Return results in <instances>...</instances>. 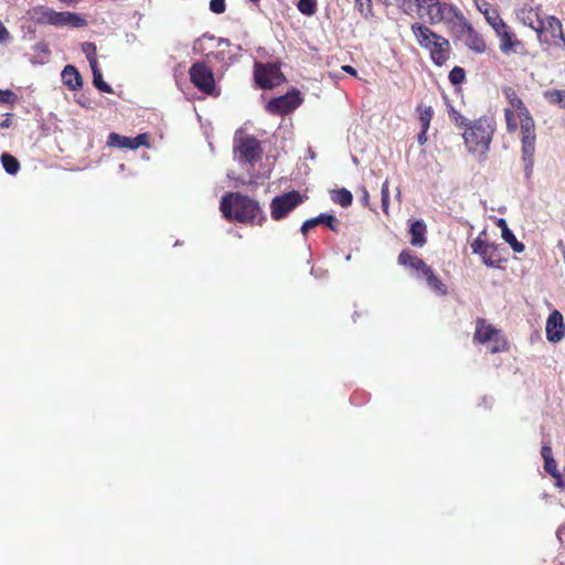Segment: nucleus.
<instances>
[{
  "instance_id": "obj_1",
  "label": "nucleus",
  "mask_w": 565,
  "mask_h": 565,
  "mask_svg": "<svg viewBox=\"0 0 565 565\" xmlns=\"http://www.w3.org/2000/svg\"><path fill=\"white\" fill-rule=\"evenodd\" d=\"M502 93L508 102V107L503 110L507 131L514 134L520 129L524 172L525 177L529 179L531 178L534 167L536 143L535 121L513 87L504 86Z\"/></svg>"
},
{
  "instance_id": "obj_2",
  "label": "nucleus",
  "mask_w": 565,
  "mask_h": 565,
  "mask_svg": "<svg viewBox=\"0 0 565 565\" xmlns=\"http://www.w3.org/2000/svg\"><path fill=\"white\" fill-rule=\"evenodd\" d=\"M220 210L230 222L262 226L267 221L259 202L239 192L226 193L221 200Z\"/></svg>"
},
{
  "instance_id": "obj_3",
  "label": "nucleus",
  "mask_w": 565,
  "mask_h": 565,
  "mask_svg": "<svg viewBox=\"0 0 565 565\" xmlns=\"http://www.w3.org/2000/svg\"><path fill=\"white\" fill-rule=\"evenodd\" d=\"M494 131L495 124L492 118L483 116L469 122L462 132L468 151L484 156L490 149Z\"/></svg>"
},
{
  "instance_id": "obj_4",
  "label": "nucleus",
  "mask_w": 565,
  "mask_h": 565,
  "mask_svg": "<svg viewBox=\"0 0 565 565\" xmlns=\"http://www.w3.org/2000/svg\"><path fill=\"white\" fill-rule=\"evenodd\" d=\"M417 43L429 51L433 63L437 66L444 65L450 57L451 46L449 41L420 23H413L411 26Z\"/></svg>"
},
{
  "instance_id": "obj_5",
  "label": "nucleus",
  "mask_w": 565,
  "mask_h": 565,
  "mask_svg": "<svg viewBox=\"0 0 565 565\" xmlns=\"http://www.w3.org/2000/svg\"><path fill=\"white\" fill-rule=\"evenodd\" d=\"M233 151L235 159L241 163L254 166L263 156L259 140L243 130H237L234 136Z\"/></svg>"
},
{
  "instance_id": "obj_6",
  "label": "nucleus",
  "mask_w": 565,
  "mask_h": 565,
  "mask_svg": "<svg viewBox=\"0 0 565 565\" xmlns=\"http://www.w3.org/2000/svg\"><path fill=\"white\" fill-rule=\"evenodd\" d=\"M430 24L445 23L451 31L465 14L454 4L439 0H426L425 8Z\"/></svg>"
},
{
  "instance_id": "obj_7",
  "label": "nucleus",
  "mask_w": 565,
  "mask_h": 565,
  "mask_svg": "<svg viewBox=\"0 0 565 565\" xmlns=\"http://www.w3.org/2000/svg\"><path fill=\"white\" fill-rule=\"evenodd\" d=\"M451 32L457 40L463 42L472 52L482 54L487 51V43L483 35L473 28L465 15L452 26Z\"/></svg>"
},
{
  "instance_id": "obj_8",
  "label": "nucleus",
  "mask_w": 565,
  "mask_h": 565,
  "mask_svg": "<svg viewBox=\"0 0 565 565\" xmlns=\"http://www.w3.org/2000/svg\"><path fill=\"white\" fill-rule=\"evenodd\" d=\"M493 31L499 40V50L503 55L527 54L525 43L519 39L515 31L505 21L494 28Z\"/></svg>"
},
{
  "instance_id": "obj_9",
  "label": "nucleus",
  "mask_w": 565,
  "mask_h": 565,
  "mask_svg": "<svg viewBox=\"0 0 565 565\" xmlns=\"http://www.w3.org/2000/svg\"><path fill=\"white\" fill-rule=\"evenodd\" d=\"M254 79L257 87L271 89L285 81L278 64L256 62L254 65Z\"/></svg>"
},
{
  "instance_id": "obj_10",
  "label": "nucleus",
  "mask_w": 565,
  "mask_h": 565,
  "mask_svg": "<svg viewBox=\"0 0 565 565\" xmlns=\"http://www.w3.org/2000/svg\"><path fill=\"white\" fill-rule=\"evenodd\" d=\"M191 83L202 93H215V79L212 68L205 62H195L189 70Z\"/></svg>"
},
{
  "instance_id": "obj_11",
  "label": "nucleus",
  "mask_w": 565,
  "mask_h": 565,
  "mask_svg": "<svg viewBox=\"0 0 565 565\" xmlns=\"http://www.w3.org/2000/svg\"><path fill=\"white\" fill-rule=\"evenodd\" d=\"M303 202L302 195L296 191H289L275 196L270 202V215L275 221L285 218L292 210Z\"/></svg>"
},
{
  "instance_id": "obj_12",
  "label": "nucleus",
  "mask_w": 565,
  "mask_h": 565,
  "mask_svg": "<svg viewBox=\"0 0 565 565\" xmlns=\"http://www.w3.org/2000/svg\"><path fill=\"white\" fill-rule=\"evenodd\" d=\"M471 249L481 257L483 264L488 267L501 268V264L505 262L500 247L481 239V237H477L471 243Z\"/></svg>"
},
{
  "instance_id": "obj_13",
  "label": "nucleus",
  "mask_w": 565,
  "mask_h": 565,
  "mask_svg": "<svg viewBox=\"0 0 565 565\" xmlns=\"http://www.w3.org/2000/svg\"><path fill=\"white\" fill-rule=\"evenodd\" d=\"M301 103L300 92L294 89L282 96L271 98L266 105V110L273 115H287L298 108Z\"/></svg>"
},
{
  "instance_id": "obj_14",
  "label": "nucleus",
  "mask_w": 565,
  "mask_h": 565,
  "mask_svg": "<svg viewBox=\"0 0 565 565\" xmlns=\"http://www.w3.org/2000/svg\"><path fill=\"white\" fill-rule=\"evenodd\" d=\"M516 20L532 30L539 35L544 32V20L541 17V7H533L530 3H524L514 11Z\"/></svg>"
},
{
  "instance_id": "obj_15",
  "label": "nucleus",
  "mask_w": 565,
  "mask_h": 565,
  "mask_svg": "<svg viewBox=\"0 0 565 565\" xmlns=\"http://www.w3.org/2000/svg\"><path fill=\"white\" fill-rule=\"evenodd\" d=\"M107 145L110 147L128 148L132 150L138 149L141 146L149 147V135L139 134L135 138H129L111 132L108 136Z\"/></svg>"
},
{
  "instance_id": "obj_16",
  "label": "nucleus",
  "mask_w": 565,
  "mask_h": 565,
  "mask_svg": "<svg viewBox=\"0 0 565 565\" xmlns=\"http://www.w3.org/2000/svg\"><path fill=\"white\" fill-rule=\"evenodd\" d=\"M546 339L550 342H559L565 335V324L563 315L558 310L552 311L548 316L546 326Z\"/></svg>"
},
{
  "instance_id": "obj_17",
  "label": "nucleus",
  "mask_w": 565,
  "mask_h": 565,
  "mask_svg": "<svg viewBox=\"0 0 565 565\" xmlns=\"http://www.w3.org/2000/svg\"><path fill=\"white\" fill-rule=\"evenodd\" d=\"M317 225H326L327 227H329L331 231H333L335 233L339 232V227H340V223L334 215L321 213L317 217L309 218L302 223L301 228H300L301 234L303 236H306L308 234L309 230L316 227Z\"/></svg>"
},
{
  "instance_id": "obj_18",
  "label": "nucleus",
  "mask_w": 565,
  "mask_h": 565,
  "mask_svg": "<svg viewBox=\"0 0 565 565\" xmlns=\"http://www.w3.org/2000/svg\"><path fill=\"white\" fill-rule=\"evenodd\" d=\"M473 2L478 11L483 14L487 23L492 28V30L504 21L500 17L498 8L487 0H473Z\"/></svg>"
},
{
  "instance_id": "obj_19",
  "label": "nucleus",
  "mask_w": 565,
  "mask_h": 565,
  "mask_svg": "<svg viewBox=\"0 0 565 565\" xmlns=\"http://www.w3.org/2000/svg\"><path fill=\"white\" fill-rule=\"evenodd\" d=\"M500 330L495 329L492 324L488 323L484 319L478 318L476 321V331L473 341L478 343L490 342L495 335H499Z\"/></svg>"
},
{
  "instance_id": "obj_20",
  "label": "nucleus",
  "mask_w": 565,
  "mask_h": 565,
  "mask_svg": "<svg viewBox=\"0 0 565 565\" xmlns=\"http://www.w3.org/2000/svg\"><path fill=\"white\" fill-rule=\"evenodd\" d=\"M544 32L550 33L553 44L565 47V34L562 22L554 15H550L544 22Z\"/></svg>"
},
{
  "instance_id": "obj_21",
  "label": "nucleus",
  "mask_w": 565,
  "mask_h": 565,
  "mask_svg": "<svg viewBox=\"0 0 565 565\" xmlns=\"http://www.w3.org/2000/svg\"><path fill=\"white\" fill-rule=\"evenodd\" d=\"M70 25L72 28H84L87 25V21L85 18L81 17L77 13L70 12V11H56V19H55V25L54 26H64Z\"/></svg>"
},
{
  "instance_id": "obj_22",
  "label": "nucleus",
  "mask_w": 565,
  "mask_h": 565,
  "mask_svg": "<svg viewBox=\"0 0 565 565\" xmlns=\"http://www.w3.org/2000/svg\"><path fill=\"white\" fill-rule=\"evenodd\" d=\"M398 263L405 267L415 269L416 271L424 273L428 265L415 254L409 250H402L398 255Z\"/></svg>"
},
{
  "instance_id": "obj_23",
  "label": "nucleus",
  "mask_w": 565,
  "mask_h": 565,
  "mask_svg": "<svg viewBox=\"0 0 565 565\" xmlns=\"http://www.w3.org/2000/svg\"><path fill=\"white\" fill-rule=\"evenodd\" d=\"M422 276L425 278L429 288L437 294L438 296H446L448 294L447 286L441 281V279L435 275L431 267H427Z\"/></svg>"
},
{
  "instance_id": "obj_24",
  "label": "nucleus",
  "mask_w": 565,
  "mask_h": 565,
  "mask_svg": "<svg viewBox=\"0 0 565 565\" xmlns=\"http://www.w3.org/2000/svg\"><path fill=\"white\" fill-rule=\"evenodd\" d=\"M63 83L72 90H76L82 87V76L73 65H66L62 72Z\"/></svg>"
},
{
  "instance_id": "obj_25",
  "label": "nucleus",
  "mask_w": 565,
  "mask_h": 565,
  "mask_svg": "<svg viewBox=\"0 0 565 565\" xmlns=\"http://www.w3.org/2000/svg\"><path fill=\"white\" fill-rule=\"evenodd\" d=\"M409 233L412 235L411 237V244L414 246L422 247L426 243V225L423 221H414L411 224Z\"/></svg>"
},
{
  "instance_id": "obj_26",
  "label": "nucleus",
  "mask_w": 565,
  "mask_h": 565,
  "mask_svg": "<svg viewBox=\"0 0 565 565\" xmlns=\"http://www.w3.org/2000/svg\"><path fill=\"white\" fill-rule=\"evenodd\" d=\"M417 119L420 125V129L428 130L430 127L431 119L434 117V109L431 106L419 104L416 107Z\"/></svg>"
},
{
  "instance_id": "obj_27",
  "label": "nucleus",
  "mask_w": 565,
  "mask_h": 565,
  "mask_svg": "<svg viewBox=\"0 0 565 565\" xmlns=\"http://www.w3.org/2000/svg\"><path fill=\"white\" fill-rule=\"evenodd\" d=\"M36 21L41 24L55 25L56 11L49 7H39L35 9Z\"/></svg>"
},
{
  "instance_id": "obj_28",
  "label": "nucleus",
  "mask_w": 565,
  "mask_h": 565,
  "mask_svg": "<svg viewBox=\"0 0 565 565\" xmlns=\"http://www.w3.org/2000/svg\"><path fill=\"white\" fill-rule=\"evenodd\" d=\"M500 223L504 225L502 228L503 239L510 244L515 253H522L525 248L524 244L516 239L515 235L507 227L504 220H500Z\"/></svg>"
},
{
  "instance_id": "obj_29",
  "label": "nucleus",
  "mask_w": 565,
  "mask_h": 565,
  "mask_svg": "<svg viewBox=\"0 0 565 565\" xmlns=\"http://www.w3.org/2000/svg\"><path fill=\"white\" fill-rule=\"evenodd\" d=\"M396 4L406 14H412L425 8L426 0H395Z\"/></svg>"
},
{
  "instance_id": "obj_30",
  "label": "nucleus",
  "mask_w": 565,
  "mask_h": 565,
  "mask_svg": "<svg viewBox=\"0 0 565 565\" xmlns=\"http://www.w3.org/2000/svg\"><path fill=\"white\" fill-rule=\"evenodd\" d=\"M544 98L552 105H557L559 108L565 109V90L550 89L544 92Z\"/></svg>"
},
{
  "instance_id": "obj_31",
  "label": "nucleus",
  "mask_w": 565,
  "mask_h": 565,
  "mask_svg": "<svg viewBox=\"0 0 565 565\" xmlns=\"http://www.w3.org/2000/svg\"><path fill=\"white\" fill-rule=\"evenodd\" d=\"M331 199L343 207L350 206L353 201L351 192L344 188L332 191Z\"/></svg>"
},
{
  "instance_id": "obj_32",
  "label": "nucleus",
  "mask_w": 565,
  "mask_h": 565,
  "mask_svg": "<svg viewBox=\"0 0 565 565\" xmlns=\"http://www.w3.org/2000/svg\"><path fill=\"white\" fill-rule=\"evenodd\" d=\"M1 163L6 172L9 174L14 175L20 170L19 160L10 153L6 152L1 154Z\"/></svg>"
},
{
  "instance_id": "obj_33",
  "label": "nucleus",
  "mask_w": 565,
  "mask_h": 565,
  "mask_svg": "<svg viewBox=\"0 0 565 565\" xmlns=\"http://www.w3.org/2000/svg\"><path fill=\"white\" fill-rule=\"evenodd\" d=\"M449 119L460 129H466L469 126V120L463 117L452 105L447 106Z\"/></svg>"
},
{
  "instance_id": "obj_34",
  "label": "nucleus",
  "mask_w": 565,
  "mask_h": 565,
  "mask_svg": "<svg viewBox=\"0 0 565 565\" xmlns=\"http://www.w3.org/2000/svg\"><path fill=\"white\" fill-rule=\"evenodd\" d=\"M509 350V344H508V341L507 339L503 337L502 332L500 331L499 335H495L491 341H490V347H489V351L491 353H500V352H505Z\"/></svg>"
},
{
  "instance_id": "obj_35",
  "label": "nucleus",
  "mask_w": 565,
  "mask_h": 565,
  "mask_svg": "<svg viewBox=\"0 0 565 565\" xmlns=\"http://www.w3.org/2000/svg\"><path fill=\"white\" fill-rule=\"evenodd\" d=\"M298 10L307 17H311L317 12V0H299Z\"/></svg>"
},
{
  "instance_id": "obj_36",
  "label": "nucleus",
  "mask_w": 565,
  "mask_h": 565,
  "mask_svg": "<svg viewBox=\"0 0 565 565\" xmlns=\"http://www.w3.org/2000/svg\"><path fill=\"white\" fill-rule=\"evenodd\" d=\"M354 7L364 18H367L372 14L371 0H354Z\"/></svg>"
},
{
  "instance_id": "obj_37",
  "label": "nucleus",
  "mask_w": 565,
  "mask_h": 565,
  "mask_svg": "<svg viewBox=\"0 0 565 565\" xmlns=\"http://www.w3.org/2000/svg\"><path fill=\"white\" fill-rule=\"evenodd\" d=\"M93 83L95 87L98 88L100 92L109 94L113 93L111 86L103 79L102 72H95V76H93Z\"/></svg>"
},
{
  "instance_id": "obj_38",
  "label": "nucleus",
  "mask_w": 565,
  "mask_h": 565,
  "mask_svg": "<svg viewBox=\"0 0 565 565\" xmlns=\"http://www.w3.org/2000/svg\"><path fill=\"white\" fill-rule=\"evenodd\" d=\"M466 78V73L462 67L455 66L449 73V81L451 84H461Z\"/></svg>"
},
{
  "instance_id": "obj_39",
  "label": "nucleus",
  "mask_w": 565,
  "mask_h": 565,
  "mask_svg": "<svg viewBox=\"0 0 565 565\" xmlns=\"http://www.w3.org/2000/svg\"><path fill=\"white\" fill-rule=\"evenodd\" d=\"M382 195V210L385 215H388V206H390V191H388V180H385L382 184L381 189Z\"/></svg>"
},
{
  "instance_id": "obj_40",
  "label": "nucleus",
  "mask_w": 565,
  "mask_h": 565,
  "mask_svg": "<svg viewBox=\"0 0 565 565\" xmlns=\"http://www.w3.org/2000/svg\"><path fill=\"white\" fill-rule=\"evenodd\" d=\"M17 95L10 89H0V103L1 104H14Z\"/></svg>"
},
{
  "instance_id": "obj_41",
  "label": "nucleus",
  "mask_w": 565,
  "mask_h": 565,
  "mask_svg": "<svg viewBox=\"0 0 565 565\" xmlns=\"http://www.w3.org/2000/svg\"><path fill=\"white\" fill-rule=\"evenodd\" d=\"M82 51L85 53L87 60H93L97 57L96 55V45L92 42H85L82 44Z\"/></svg>"
},
{
  "instance_id": "obj_42",
  "label": "nucleus",
  "mask_w": 565,
  "mask_h": 565,
  "mask_svg": "<svg viewBox=\"0 0 565 565\" xmlns=\"http://www.w3.org/2000/svg\"><path fill=\"white\" fill-rule=\"evenodd\" d=\"M544 469L552 477H556V473H558L557 463L554 458L544 460Z\"/></svg>"
},
{
  "instance_id": "obj_43",
  "label": "nucleus",
  "mask_w": 565,
  "mask_h": 565,
  "mask_svg": "<svg viewBox=\"0 0 565 565\" xmlns=\"http://www.w3.org/2000/svg\"><path fill=\"white\" fill-rule=\"evenodd\" d=\"M226 4L225 0H211L210 1V10L214 13L221 14L225 11Z\"/></svg>"
},
{
  "instance_id": "obj_44",
  "label": "nucleus",
  "mask_w": 565,
  "mask_h": 565,
  "mask_svg": "<svg viewBox=\"0 0 565 565\" xmlns=\"http://www.w3.org/2000/svg\"><path fill=\"white\" fill-rule=\"evenodd\" d=\"M11 39V34L8 31V29L3 25V23L0 21V42L6 43Z\"/></svg>"
},
{
  "instance_id": "obj_45",
  "label": "nucleus",
  "mask_w": 565,
  "mask_h": 565,
  "mask_svg": "<svg viewBox=\"0 0 565 565\" xmlns=\"http://www.w3.org/2000/svg\"><path fill=\"white\" fill-rule=\"evenodd\" d=\"M541 455L544 460L553 458L552 448L547 445L542 446Z\"/></svg>"
},
{
  "instance_id": "obj_46",
  "label": "nucleus",
  "mask_w": 565,
  "mask_h": 565,
  "mask_svg": "<svg viewBox=\"0 0 565 565\" xmlns=\"http://www.w3.org/2000/svg\"><path fill=\"white\" fill-rule=\"evenodd\" d=\"M427 131H428V130H423V129H420V132H419V134H418V136H417V141H418V143H419L420 146H424V145L427 142V140H428V138H427Z\"/></svg>"
},
{
  "instance_id": "obj_47",
  "label": "nucleus",
  "mask_w": 565,
  "mask_h": 565,
  "mask_svg": "<svg viewBox=\"0 0 565 565\" xmlns=\"http://www.w3.org/2000/svg\"><path fill=\"white\" fill-rule=\"evenodd\" d=\"M88 62H89V65H90L92 72H93V76H95V72H100V70L98 67L97 57H94L93 60H88Z\"/></svg>"
},
{
  "instance_id": "obj_48",
  "label": "nucleus",
  "mask_w": 565,
  "mask_h": 565,
  "mask_svg": "<svg viewBox=\"0 0 565 565\" xmlns=\"http://www.w3.org/2000/svg\"><path fill=\"white\" fill-rule=\"evenodd\" d=\"M342 71H344L345 73H348L352 76H356V70L351 65H343Z\"/></svg>"
},
{
  "instance_id": "obj_49",
  "label": "nucleus",
  "mask_w": 565,
  "mask_h": 565,
  "mask_svg": "<svg viewBox=\"0 0 565 565\" xmlns=\"http://www.w3.org/2000/svg\"><path fill=\"white\" fill-rule=\"evenodd\" d=\"M555 479V486L558 487V488H563L564 487V482H563V478L561 476V473H556V477H553Z\"/></svg>"
},
{
  "instance_id": "obj_50",
  "label": "nucleus",
  "mask_w": 565,
  "mask_h": 565,
  "mask_svg": "<svg viewBox=\"0 0 565 565\" xmlns=\"http://www.w3.org/2000/svg\"><path fill=\"white\" fill-rule=\"evenodd\" d=\"M362 193H363V196H362V201L364 203V205H367L369 204V192L365 188L362 189Z\"/></svg>"
},
{
  "instance_id": "obj_51",
  "label": "nucleus",
  "mask_w": 565,
  "mask_h": 565,
  "mask_svg": "<svg viewBox=\"0 0 565 565\" xmlns=\"http://www.w3.org/2000/svg\"><path fill=\"white\" fill-rule=\"evenodd\" d=\"M10 125H11V120L9 118H7L0 122V128H9Z\"/></svg>"
},
{
  "instance_id": "obj_52",
  "label": "nucleus",
  "mask_w": 565,
  "mask_h": 565,
  "mask_svg": "<svg viewBox=\"0 0 565 565\" xmlns=\"http://www.w3.org/2000/svg\"><path fill=\"white\" fill-rule=\"evenodd\" d=\"M250 1H252V2H254V3H256V2H258L259 0H250Z\"/></svg>"
}]
</instances>
